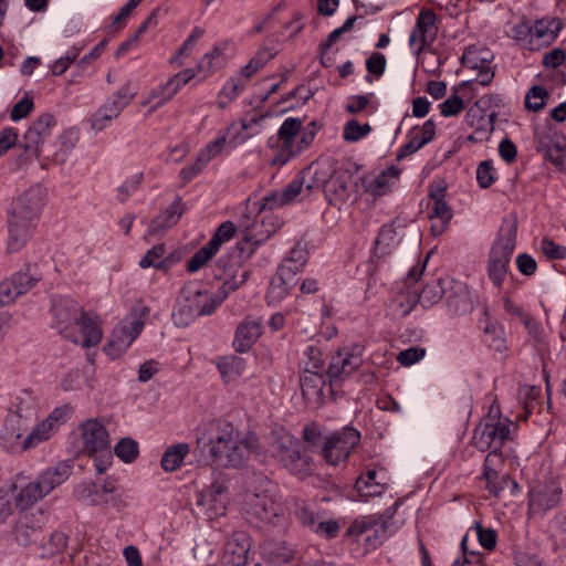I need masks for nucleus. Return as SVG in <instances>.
Here are the masks:
<instances>
[{"label":"nucleus","instance_id":"obj_1","mask_svg":"<svg viewBox=\"0 0 566 566\" xmlns=\"http://www.w3.org/2000/svg\"><path fill=\"white\" fill-rule=\"evenodd\" d=\"M73 408L65 403L54 408L45 419L31 428L35 417L34 399L30 395L17 398L15 409L9 411L0 430V446L11 454H21L50 440L67 421Z\"/></svg>","mask_w":566,"mask_h":566},{"label":"nucleus","instance_id":"obj_2","mask_svg":"<svg viewBox=\"0 0 566 566\" xmlns=\"http://www.w3.org/2000/svg\"><path fill=\"white\" fill-rule=\"evenodd\" d=\"M198 448L207 462L217 468H240L258 448L253 434L241 432L233 423L214 420L197 436Z\"/></svg>","mask_w":566,"mask_h":566},{"label":"nucleus","instance_id":"obj_3","mask_svg":"<svg viewBox=\"0 0 566 566\" xmlns=\"http://www.w3.org/2000/svg\"><path fill=\"white\" fill-rule=\"evenodd\" d=\"M316 124L312 122L303 128V120L298 117H287L277 130L276 137H271L268 145L277 148L279 153L273 158V164L284 165L291 158L298 156L313 143L316 132Z\"/></svg>","mask_w":566,"mask_h":566},{"label":"nucleus","instance_id":"obj_4","mask_svg":"<svg viewBox=\"0 0 566 566\" xmlns=\"http://www.w3.org/2000/svg\"><path fill=\"white\" fill-rule=\"evenodd\" d=\"M517 220L515 217L505 218L499 234L491 247L486 263L488 276L496 287H502L509 271V265L516 248Z\"/></svg>","mask_w":566,"mask_h":566},{"label":"nucleus","instance_id":"obj_5","mask_svg":"<svg viewBox=\"0 0 566 566\" xmlns=\"http://www.w3.org/2000/svg\"><path fill=\"white\" fill-rule=\"evenodd\" d=\"M41 213L40 200L35 196L19 197L9 211L8 251L17 252L27 243L33 229V222Z\"/></svg>","mask_w":566,"mask_h":566},{"label":"nucleus","instance_id":"obj_6","mask_svg":"<svg viewBox=\"0 0 566 566\" xmlns=\"http://www.w3.org/2000/svg\"><path fill=\"white\" fill-rule=\"evenodd\" d=\"M82 451L94 459L98 474L105 473L113 463L111 437L98 419H88L78 426Z\"/></svg>","mask_w":566,"mask_h":566},{"label":"nucleus","instance_id":"obj_7","mask_svg":"<svg viewBox=\"0 0 566 566\" xmlns=\"http://www.w3.org/2000/svg\"><path fill=\"white\" fill-rule=\"evenodd\" d=\"M513 428L516 424L502 417L499 407L492 406L488 416L474 429V446L480 451H501L504 443L513 439Z\"/></svg>","mask_w":566,"mask_h":566},{"label":"nucleus","instance_id":"obj_8","mask_svg":"<svg viewBox=\"0 0 566 566\" xmlns=\"http://www.w3.org/2000/svg\"><path fill=\"white\" fill-rule=\"evenodd\" d=\"M71 465L60 462L44 470L34 481L25 484L15 495L17 506L22 510L32 507L55 488L64 483L71 475Z\"/></svg>","mask_w":566,"mask_h":566},{"label":"nucleus","instance_id":"obj_9","mask_svg":"<svg viewBox=\"0 0 566 566\" xmlns=\"http://www.w3.org/2000/svg\"><path fill=\"white\" fill-rule=\"evenodd\" d=\"M148 315V307L142 306L138 308V312H132L122 319L109 335L104 347L105 354L112 359L118 358L125 354L134 340L140 335Z\"/></svg>","mask_w":566,"mask_h":566},{"label":"nucleus","instance_id":"obj_10","mask_svg":"<svg viewBox=\"0 0 566 566\" xmlns=\"http://www.w3.org/2000/svg\"><path fill=\"white\" fill-rule=\"evenodd\" d=\"M224 298L226 295L219 297L208 291H187L172 314L174 319L177 325L187 326L196 317L212 314Z\"/></svg>","mask_w":566,"mask_h":566},{"label":"nucleus","instance_id":"obj_11","mask_svg":"<svg viewBox=\"0 0 566 566\" xmlns=\"http://www.w3.org/2000/svg\"><path fill=\"white\" fill-rule=\"evenodd\" d=\"M138 93V86L132 82L122 85L104 104L93 114L91 118L92 128L103 130L123 109L134 99Z\"/></svg>","mask_w":566,"mask_h":566},{"label":"nucleus","instance_id":"obj_12","mask_svg":"<svg viewBox=\"0 0 566 566\" xmlns=\"http://www.w3.org/2000/svg\"><path fill=\"white\" fill-rule=\"evenodd\" d=\"M303 266L304 255L302 252H300L298 262H295L293 258L283 262L271 280L268 290L266 297L270 304L281 303L291 293L298 283L297 273L302 271Z\"/></svg>","mask_w":566,"mask_h":566},{"label":"nucleus","instance_id":"obj_13","mask_svg":"<svg viewBox=\"0 0 566 566\" xmlns=\"http://www.w3.org/2000/svg\"><path fill=\"white\" fill-rule=\"evenodd\" d=\"M536 149L544 154L554 165L566 158V137L549 122L534 128Z\"/></svg>","mask_w":566,"mask_h":566},{"label":"nucleus","instance_id":"obj_14","mask_svg":"<svg viewBox=\"0 0 566 566\" xmlns=\"http://www.w3.org/2000/svg\"><path fill=\"white\" fill-rule=\"evenodd\" d=\"M195 78V72L191 70H182L172 75L166 83L153 87L140 101L143 107H147L153 113L163 107L167 102Z\"/></svg>","mask_w":566,"mask_h":566},{"label":"nucleus","instance_id":"obj_15","mask_svg":"<svg viewBox=\"0 0 566 566\" xmlns=\"http://www.w3.org/2000/svg\"><path fill=\"white\" fill-rule=\"evenodd\" d=\"M360 433L357 429L345 427L326 438L322 453L332 465L345 461L354 448L359 443Z\"/></svg>","mask_w":566,"mask_h":566},{"label":"nucleus","instance_id":"obj_16","mask_svg":"<svg viewBox=\"0 0 566 566\" xmlns=\"http://www.w3.org/2000/svg\"><path fill=\"white\" fill-rule=\"evenodd\" d=\"M298 442L290 434L279 437L272 442V453L295 475H306L311 470L307 458L298 451Z\"/></svg>","mask_w":566,"mask_h":566},{"label":"nucleus","instance_id":"obj_17","mask_svg":"<svg viewBox=\"0 0 566 566\" xmlns=\"http://www.w3.org/2000/svg\"><path fill=\"white\" fill-rule=\"evenodd\" d=\"M84 310L82 306L70 298H59L52 305V327L64 338L74 336L73 327Z\"/></svg>","mask_w":566,"mask_h":566},{"label":"nucleus","instance_id":"obj_18","mask_svg":"<svg viewBox=\"0 0 566 566\" xmlns=\"http://www.w3.org/2000/svg\"><path fill=\"white\" fill-rule=\"evenodd\" d=\"M56 120L52 114L45 113L39 116L24 134L23 147L27 151H32L38 158H49L45 154L44 144L51 136Z\"/></svg>","mask_w":566,"mask_h":566},{"label":"nucleus","instance_id":"obj_19","mask_svg":"<svg viewBox=\"0 0 566 566\" xmlns=\"http://www.w3.org/2000/svg\"><path fill=\"white\" fill-rule=\"evenodd\" d=\"M562 494L563 490L556 482L538 483L528 493V512L545 514L560 503Z\"/></svg>","mask_w":566,"mask_h":566},{"label":"nucleus","instance_id":"obj_20","mask_svg":"<svg viewBox=\"0 0 566 566\" xmlns=\"http://www.w3.org/2000/svg\"><path fill=\"white\" fill-rule=\"evenodd\" d=\"M230 503V496L227 485L223 483H212L205 489L198 497L197 505L202 507L208 518L213 520L224 516Z\"/></svg>","mask_w":566,"mask_h":566},{"label":"nucleus","instance_id":"obj_21","mask_svg":"<svg viewBox=\"0 0 566 566\" xmlns=\"http://www.w3.org/2000/svg\"><path fill=\"white\" fill-rule=\"evenodd\" d=\"M437 33L436 13L432 10H421L411 31L409 44L415 49L417 54H420L427 46L434 42Z\"/></svg>","mask_w":566,"mask_h":566},{"label":"nucleus","instance_id":"obj_22","mask_svg":"<svg viewBox=\"0 0 566 566\" xmlns=\"http://www.w3.org/2000/svg\"><path fill=\"white\" fill-rule=\"evenodd\" d=\"M407 229V221L405 219L396 218L390 222L384 224L378 232L375 240L374 251L377 258H386L401 243Z\"/></svg>","mask_w":566,"mask_h":566},{"label":"nucleus","instance_id":"obj_23","mask_svg":"<svg viewBox=\"0 0 566 566\" xmlns=\"http://www.w3.org/2000/svg\"><path fill=\"white\" fill-rule=\"evenodd\" d=\"M360 348L357 345L343 346L332 356L327 375L329 382L333 384L350 375L361 361Z\"/></svg>","mask_w":566,"mask_h":566},{"label":"nucleus","instance_id":"obj_24","mask_svg":"<svg viewBox=\"0 0 566 566\" xmlns=\"http://www.w3.org/2000/svg\"><path fill=\"white\" fill-rule=\"evenodd\" d=\"M492 61L493 54L486 48L470 46L462 55L463 65L476 71L475 81L484 86L491 84L494 78V71L491 67Z\"/></svg>","mask_w":566,"mask_h":566},{"label":"nucleus","instance_id":"obj_25","mask_svg":"<svg viewBox=\"0 0 566 566\" xmlns=\"http://www.w3.org/2000/svg\"><path fill=\"white\" fill-rule=\"evenodd\" d=\"M324 192L332 203L347 202L356 192V181L348 170H335L325 181Z\"/></svg>","mask_w":566,"mask_h":566},{"label":"nucleus","instance_id":"obj_26","mask_svg":"<svg viewBox=\"0 0 566 566\" xmlns=\"http://www.w3.org/2000/svg\"><path fill=\"white\" fill-rule=\"evenodd\" d=\"M73 333L74 336L67 337L66 339L83 348L96 346L103 338V331L96 316L85 311L81 319L74 325Z\"/></svg>","mask_w":566,"mask_h":566},{"label":"nucleus","instance_id":"obj_27","mask_svg":"<svg viewBox=\"0 0 566 566\" xmlns=\"http://www.w3.org/2000/svg\"><path fill=\"white\" fill-rule=\"evenodd\" d=\"M228 146L227 133L219 132L218 136L213 140L199 150L195 163L181 170L184 179H192L208 165V163L221 155Z\"/></svg>","mask_w":566,"mask_h":566},{"label":"nucleus","instance_id":"obj_28","mask_svg":"<svg viewBox=\"0 0 566 566\" xmlns=\"http://www.w3.org/2000/svg\"><path fill=\"white\" fill-rule=\"evenodd\" d=\"M39 281V277L28 272H18L0 282V306L13 303L20 295L32 290Z\"/></svg>","mask_w":566,"mask_h":566},{"label":"nucleus","instance_id":"obj_29","mask_svg":"<svg viewBox=\"0 0 566 566\" xmlns=\"http://www.w3.org/2000/svg\"><path fill=\"white\" fill-rule=\"evenodd\" d=\"M390 484V476L386 469H368L355 483V489L361 497L380 496Z\"/></svg>","mask_w":566,"mask_h":566},{"label":"nucleus","instance_id":"obj_30","mask_svg":"<svg viewBox=\"0 0 566 566\" xmlns=\"http://www.w3.org/2000/svg\"><path fill=\"white\" fill-rule=\"evenodd\" d=\"M249 512L260 521L276 524L283 516V507L268 494H250L247 499Z\"/></svg>","mask_w":566,"mask_h":566},{"label":"nucleus","instance_id":"obj_31","mask_svg":"<svg viewBox=\"0 0 566 566\" xmlns=\"http://www.w3.org/2000/svg\"><path fill=\"white\" fill-rule=\"evenodd\" d=\"M244 261L234 254H227L219 260L222 269L223 286L229 291H235L243 285L250 276V270Z\"/></svg>","mask_w":566,"mask_h":566},{"label":"nucleus","instance_id":"obj_32","mask_svg":"<svg viewBox=\"0 0 566 566\" xmlns=\"http://www.w3.org/2000/svg\"><path fill=\"white\" fill-rule=\"evenodd\" d=\"M436 135V123L433 119H428L422 126H416L408 133V142L399 149L397 159L415 154L424 145L430 143Z\"/></svg>","mask_w":566,"mask_h":566},{"label":"nucleus","instance_id":"obj_33","mask_svg":"<svg viewBox=\"0 0 566 566\" xmlns=\"http://www.w3.org/2000/svg\"><path fill=\"white\" fill-rule=\"evenodd\" d=\"M532 39L530 50L538 51L552 44L558 36L560 24L555 19L543 18L531 24Z\"/></svg>","mask_w":566,"mask_h":566},{"label":"nucleus","instance_id":"obj_34","mask_svg":"<svg viewBox=\"0 0 566 566\" xmlns=\"http://www.w3.org/2000/svg\"><path fill=\"white\" fill-rule=\"evenodd\" d=\"M488 96H483L473 107H471L464 117L465 123L474 128V133L469 136V140L481 142L493 130L491 117L486 116L479 104H486Z\"/></svg>","mask_w":566,"mask_h":566},{"label":"nucleus","instance_id":"obj_35","mask_svg":"<svg viewBox=\"0 0 566 566\" xmlns=\"http://www.w3.org/2000/svg\"><path fill=\"white\" fill-rule=\"evenodd\" d=\"M503 454L501 451H490L485 458L483 464L482 479L486 482V489L493 495L497 496L500 492L503 490V483L512 481L509 478H502L501 482L497 481L499 473L496 468L502 464ZM513 485L516 488V482H513Z\"/></svg>","mask_w":566,"mask_h":566},{"label":"nucleus","instance_id":"obj_36","mask_svg":"<svg viewBox=\"0 0 566 566\" xmlns=\"http://www.w3.org/2000/svg\"><path fill=\"white\" fill-rule=\"evenodd\" d=\"M262 334V324L258 317L248 316L238 326L234 337V347L240 353H245Z\"/></svg>","mask_w":566,"mask_h":566},{"label":"nucleus","instance_id":"obj_37","mask_svg":"<svg viewBox=\"0 0 566 566\" xmlns=\"http://www.w3.org/2000/svg\"><path fill=\"white\" fill-rule=\"evenodd\" d=\"M328 379L326 371L300 373V384L304 398L311 402H319L323 398V390Z\"/></svg>","mask_w":566,"mask_h":566},{"label":"nucleus","instance_id":"obj_38","mask_svg":"<svg viewBox=\"0 0 566 566\" xmlns=\"http://www.w3.org/2000/svg\"><path fill=\"white\" fill-rule=\"evenodd\" d=\"M250 544L244 533H235L227 542L224 559L230 566H247Z\"/></svg>","mask_w":566,"mask_h":566},{"label":"nucleus","instance_id":"obj_39","mask_svg":"<svg viewBox=\"0 0 566 566\" xmlns=\"http://www.w3.org/2000/svg\"><path fill=\"white\" fill-rule=\"evenodd\" d=\"M430 211L428 213L431 220V231L433 235L442 234L448 228L453 212L446 200H434L428 203Z\"/></svg>","mask_w":566,"mask_h":566},{"label":"nucleus","instance_id":"obj_40","mask_svg":"<svg viewBox=\"0 0 566 566\" xmlns=\"http://www.w3.org/2000/svg\"><path fill=\"white\" fill-rule=\"evenodd\" d=\"M400 178V170L390 166L377 175L367 186V191L373 196H384L392 190Z\"/></svg>","mask_w":566,"mask_h":566},{"label":"nucleus","instance_id":"obj_41","mask_svg":"<svg viewBox=\"0 0 566 566\" xmlns=\"http://www.w3.org/2000/svg\"><path fill=\"white\" fill-rule=\"evenodd\" d=\"M223 48L216 44L209 52H207L197 63L195 69V77L200 76V80H206L211 76L222 64Z\"/></svg>","mask_w":566,"mask_h":566},{"label":"nucleus","instance_id":"obj_42","mask_svg":"<svg viewBox=\"0 0 566 566\" xmlns=\"http://www.w3.org/2000/svg\"><path fill=\"white\" fill-rule=\"evenodd\" d=\"M182 213L184 208L181 202L175 201L165 211H163L159 216L153 219L148 233L157 234L158 232L165 231L166 229L174 227L175 224H177Z\"/></svg>","mask_w":566,"mask_h":566},{"label":"nucleus","instance_id":"obj_43","mask_svg":"<svg viewBox=\"0 0 566 566\" xmlns=\"http://www.w3.org/2000/svg\"><path fill=\"white\" fill-rule=\"evenodd\" d=\"M264 240L265 237L258 238L254 228H249L229 254H234L235 258L247 262Z\"/></svg>","mask_w":566,"mask_h":566},{"label":"nucleus","instance_id":"obj_44","mask_svg":"<svg viewBox=\"0 0 566 566\" xmlns=\"http://www.w3.org/2000/svg\"><path fill=\"white\" fill-rule=\"evenodd\" d=\"M418 303L417 290H401L396 293L390 303V310L395 316L405 317Z\"/></svg>","mask_w":566,"mask_h":566},{"label":"nucleus","instance_id":"obj_45","mask_svg":"<svg viewBox=\"0 0 566 566\" xmlns=\"http://www.w3.org/2000/svg\"><path fill=\"white\" fill-rule=\"evenodd\" d=\"M190 447L186 442L176 443L166 449L161 458V468L166 472H174L181 467Z\"/></svg>","mask_w":566,"mask_h":566},{"label":"nucleus","instance_id":"obj_46","mask_svg":"<svg viewBox=\"0 0 566 566\" xmlns=\"http://www.w3.org/2000/svg\"><path fill=\"white\" fill-rule=\"evenodd\" d=\"M269 117V113L249 112L239 119V125L250 139L265 129V122Z\"/></svg>","mask_w":566,"mask_h":566},{"label":"nucleus","instance_id":"obj_47","mask_svg":"<svg viewBox=\"0 0 566 566\" xmlns=\"http://www.w3.org/2000/svg\"><path fill=\"white\" fill-rule=\"evenodd\" d=\"M80 139V133L76 128H69L63 130L59 137L60 150L49 158L56 164H63L71 151L76 147Z\"/></svg>","mask_w":566,"mask_h":566},{"label":"nucleus","instance_id":"obj_48","mask_svg":"<svg viewBox=\"0 0 566 566\" xmlns=\"http://www.w3.org/2000/svg\"><path fill=\"white\" fill-rule=\"evenodd\" d=\"M217 366L222 379L227 384L237 380L245 370L244 359L235 356L220 359Z\"/></svg>","mask_w":566,"mask_h":566},{"label":"nucleus","instance_id":"obj_49","mask_svg":"<svg viewBox=\"0 0 566 566\" xmlns=\"http://www.w3.org/2000/svg\"><path fill=\"white\" fill-rule=\"evenodd\" d=\"M245 87V81L238 76L230 77L222 86L217 96V104L219 108H226L232 101H234Z\"/></svg>","mask_w":566,"mask_h":566},{"label":"nucleus","instance_id":"obj_50","mask_svg":"<svg viewBox=\"0 0 566 566\" xmlns=\"http://www.w3.org/2000/svg\"><path fill=\"white\" fill-rule=\"evenodd\" d=\"M301 370L300 373L308 371H326L325 370V360L323 358L322 350L314 346L310 345L304 350L303 357L301 359Z\"/></svg>","mask_w":566,"mask_h":566},{"label":"nucleus","instance_id":"obj_51","mask_svg":"<svg viewBox=\"0 0 566 566\" xmlns=\"http://www.w3.org/2000/svg\"><path fill=\"white\" fill-rule=\"evenodd\" d=\"M548 97L549 93L544 86L534 85L525 95V107L530 112L538 113L545 107Z\"/></svg>","mask_w":566,"mask_h":566},{"label":"nucleus","instance_id":"obj_52","mask_svg":"<svg viewBox=\"0 0 566 566\" xmlns=\"http://www.w3.org/2000/svg\"><path fill=\"white\" fill-rule=\"evenodd\" d=\"M374 97V93L352 95L348 97L345 109L352 115L359 114L368 107L375 112L378 108V103L373 101Z\"/></svg>","mask_w":566,"mask_h":566},{"label":"nucleus","instance_id":"obj_53","mask_svg":"<svg viewBox=\"0 0 566 566\" xmlns=\"http://www.w3.org/2000/svg\"><path fill=\"white\" fill-rule=\"evenodd\" d=\"M203 35V30L195 28L186 41L182 43L175 56L171 57L170 62L177 66L184 64V59L189 57L197 44V41Z\"/></svg>","mask_w":566,"mask_h":566},{"label":"nucleus","instance_id":"obj_54","mask_svg":"<svg viewBox=\"0 0 566 566\" xmlns=\"http://www.w3.org/2000/svg\"><path fill=\"white\" fill-rule=\"evenodd\" d=\"M448 310L452 315H464L473 310L472 297L464 291L448 297Z\"/></svg>","mask_w":566,"mask_h":566},{"label":"nucleus","instance_id":"obj_55","mask_svg":"<svg viewBox=\"0 0 566 566\" xmlns=\"http://www.w3.org/2000/svg\"><path fill=\"white\" fill-rule=\"evenodd\" d=\"M75 493L80 501L90 505H99L106 502L96 485L91 482L81 483Z\"/></svg>","mask_w":566,"mask_h":566},{"label":"nucleus","instance_id":"obj_56","mask_svg":"<svg viewBox=\"0 0 566 566\" xmlns=\"http://www.w3.org/2000/svg\"><path fill=\"white\" fill-rule=\"evenodd\" d=\"M370 132L371 126L368 123L360 124L356 119H350L344 125L343 138L348 143H356L366 137Z\"/></svg>","mask_w":566,"mask_h":566},{"label":"nucleus","instance_id":"obj_57","mask_svg":"<svg viewBox=\"0 0 566 566\" xmlns=\"http://www.w3.org/2000/svg\"><path fill=\"white\" fill-rule=\"evenodd\" d=\"M114 453L123 462L132 463L138 455V443L132 438H123L116 443Z\"/></svg>","mask_w":566,"mask_h":566},{"label":"nucleus","instance_id":"obj_58","mask_svg":"<svg viewBox=\"0 0 566 566\" xmlns=\"http://www.w3.org/2000/svg\"><path fill=\"white\" fill-rule=\"evenodd\" d=\"M235 233V226L231 221H224L219 226L210 241L207 243L211 250L219 251L220 247L230 241Z\"/></svg>","mask_w":566,"mask_h":566},{"label":"nucleus","instance_id":"obj_59","mask_svg":"<svg viewBox=\"0 0 566 566\" xmlns=\"http://www.w3.org/2000/svg\"><path fill=\"white\" fill-rule=\"evenodd\" d=\"M217 252L211 250L208 244L200 248L187 262V270L190 273H195L203 268L208 261H210Z\"/></svg>","mask_w":566,"mask_h":566},{"label":"nucleus","instance_id":"obj_60","mask_svg":"<svg viewBox=\"0 0 566 566\" xmlns=\"http://www.w3.org/2000/svg\"><path fill=\"white\" fill-rule=\"evenodd\" d=\"M439 108L443 117L457 116L464 109V102L460 95L453 93L439 104Z\"/></svg>","mask_w":566,"mask_h":566},{"label":"nucleus","instance_id":"obj_61","mask_svg":"<svg viewBox=\"0 0 566 566\" xmlns=\"http://www.w3.org/2000/svg\"><path fill=\"white\" fill-rule=\"evenodd\" d=\"M442 297V290L437 283L427 284L420 293H418V303L423 307H430L438 303Z\"/></svg>","mask_w":566,"mask_h":566},{"label":"nucleus","instance_id":"obj_62","mask_svg":"<svg viewBox=\"0 0 566 566\" xmlns=\"http://www.w3.org/2000/svg\"><path fill=\"white\" fill-rule=\"evenodd\" d=\"M166 253V249L163 244H158L149 249L146 254L140 259L139 266L143 269L147 268H161L163 258Z\"/></svg>","mask_w":566,"mask_h":566},{"label":"nucleus","instance_id":"obj_63","mask_svg":"<svg viewBox=\"0 0 566 566\" xmlns=\"http://www.w3.org/2000/svg\"><path fill=\"white\" fill-rule=\"evenodd\" d=\"M495 170L492 161H482L476 169V180L482 188H489L495 181Z\"/></svg>","mask_w":566,"mask_h":566},{"label":"nucleus","instance_id":"obj_64","mask_svg":"<svg viewBox=\"0 0 566 566\" xmlns=\"http://www.w3.org/2000/svg\"><path fill=\"white\" fill-rule=\"evenodd\" d=\"M541 251L548 259H566V247L554 242L549 238L542 239Z\"/></svg>","mask_w":566,"mask_h":566}]
</instances>
